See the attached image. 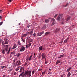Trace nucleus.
Returning a JSON list of instances; mask_svg holds the SVG:
<instances>
[{
    "label": "nucleus",
    "mask_w": 77,
    "mask_h": 77,
    "mask_svg": "<svg viewBox=\"0 0 77 77\" xmlns=\"http://www.w3.org/2000/svg\"><path fill=\"white\" fill-rule=\"evenodd\" d=\"M32 72V71L31 70L29 71L27 70V71H26L25 72V73L24 74V75H25V77H26L27 75L28 77H30L31 76V73Z\"/></svg>",
    "instance_id": "1"
},
{
    "label": "nucleus",
    "mask_w": 77,
    "mask_h": 77,
    "mask_svg": "<svg viewBox=\"0 0 77 77\" xmlns=\"http://www.w3.org/2000/svg\"><path fill=\"white\" fill-rule=\"evenodd\" d=\"M33 29H30L29 30V32H27L28 34L32 35L33 34Z\"/></svg>",
    "instance_id": "2"
},
{
    "label": "nucleus",
    "mask_w": 77,
    "mask_h": 77,
    "mask_svg": "<svg viewBox=\"0 0 77 77\" xmlns=\"http://www.w3.org/2000/svg\"><path fill=\"white\" fill-rule=\"evenodd\" d=\"M25 50H26V48L24 47V46L22 45L20 48V51L21 52H23V51H24Z\"/></svg>",
    "instance_id": "3"
},
{
    "label": "nucleus",
    "mask_w": 77,
    "mask_h": 77,
    "mask_svg": "<svg viewBox=\"0 0 77 77\" xmlns=\"http://www.w3.org/2000/svg\"><path fill=\"white\" fill-rule=\"evenodd\" d=\"M43 33H44V31H42V32L38 33L37 36H41V35H42Z\"/></svg>",
    "instance_id": "4"
},
{
    "label": "nucleus",
    "mask_w": 77,
    "mask_h": 77,
    "mask_svg": "<svg viewBox=\"0 0 77 77\" xmlns=\"http://www.w3.org/2000/svg\"><path fill=\"white\" fill-rule=\"evenodd\" d=\"M42 59H45V57H46V55L44 53H43L42 54Z\"/></svg>",
    "instance_id": "5"
},
{
    "label": "nucleus",
    "mask_w": 77,
    "mask_h": 77,
    "mask_svg": "<svg viewBox=\"0 0 77 77\" xmlns=\"http://www.w3.org/2000/svg\"><path fill=\"white\" fill-rule=\"evenodd\" d=\"M24 69H23L22 72L19 75V77H21V76H23V77H24Z\"/></svg>",
    "instance_id": "6"
},
{
    "label": "nucleus",
    "mask_w": 77,
    "mask_h": 77,
    "mask_svg": "<svg viewBox=\"0 0 77 77\" xmlns=\"http://www.w3.org/2000/svg\"><path fill=\"white\" fill-rule=\"evenodd\" d=\"M39 49L40 51H41L42 50H44V49L43 48V46H41L39 47Z\"/></svg>",
    "instance_id": "7"
},
{
    "label": "nucleus",
    "mask_w": 77,
    "mask_h": 77,
    "mask_svg": "<svg viewBox=\"0 0 77 77\" xmlns=\"http://www.w3.org/2000/svg\"><path fill=\"white\" fill-rule=\"evenodd\" d=\"M4 40L5 41V44H8V43H9V42H8V39H4Z\"/></svg>",
    "instance_id": "8"
},
{
    "label": "nucleus",
    "mask_w": 77,
    "mask_h": 77,
    "mask_svg": "<svg viewBox=\"0 0 77 77\" xmlns=\"http://www.w3.org/2000/svg\"><path fill=\"white\" fill-rule=\"evenodd\" d=\"M9 47L8 45H6V46H5V50L6 51H8V49H9V48H8Z\"/></svg>",
    "instance_id": "9"
},
{
    "label": "nucleus",
    "mask_w": 77,
    "mask_h": 77,
    "mask_svg": "<svg viewBox=\"0 0 77 77\" xmlns=\"http://www.w3.org/2000/svg\"><path fill=\"white\" fill-rule=\"evenodd\" d=\"M27 35H28L27 33V34H23L22 35L21 37H22V38H24V37H26V36H27Z\"/></svg>",
    "instance_id": "10"
},
{
    "label": "nucleus",
    "mask_w": 77,
    "mask_h": 77,
    "mask_svg": "<svg viewBox=\"0 0 77 77\" xmlns=\"http://www.w3.org/2000/svg\"><path fill=\"white\" fill-rule=\"evenodd\" d=\"M47 25H45L43 27L41 28L42 30H44L45 29H46V27Z\"/></svg>",
    "instance_id": "11"
},
{
    "label": "nucleus",
    "mask_w": 77,
    "mask_h": 77,
    "mask_svg": "<svg viewBox=\"0 0 77 77\" xmlns=\"http://www.w3.org/2000/svg\"><path fill=\"white\" fill-rule=\"evenodd\" d=\"M16 47H17V44H14V45L13 46L12 49H15Z\"/></svg>",
    "instance_id": "12"
},
{
    "label": "nucleus",
    "mask_w": 77,
    "mask_h": 77,
    "mask_svg": "<svg viewBox=\"0 0 77 77\" xmlns=\"http://www.w3.org/2000/svg\"><path fill=\"white\" fill-rule=\"evenodd\" d=\"M31 45H32V43H30L29 44L26 45V48H28V47H30L31 46Z\"/></svg>",
    "instance_id": "13"
},
{
    "label": "nucleus",
    "mask_w": 77,
    "mask_h": 77,
    "mask_svg": "<svg viewBox=\"0 0 77 77\" xmlns=\"http://www.w3.org/2000/svg\"><path fill=\"white\" fill-rule=\"evenodd\" d=\"M17 62H18L17 65H21V64H22V63H21V61H18Z\"/></svg>",
    "instance_id": "14"
},
{
    "label": "nucleus",
    "mask_w": 77,
    "mask_h": 77,
    "mask_svg": "<svg viewBox=\"0 0 77 77\" xmlns=\"http://www.w3.org/2000/svg\"><path fill=\"white\" fill-rule=\"evenodd\" d=\"M16 56L17 57H19V56H21V54L19 53H17Z\"/></svg>",
    "instance_id": "15"
},
{
    "label": "nucleus",
    "mask_w": 77,
    "mask_h": 77,
    "mask_svg": "<svg viewBox=\"0 0 77 77\" xmlns=\"http://www.w3.org/2000/svg\"><path fill=\"white\" fill-rule=\"evenodd\" d=\"M64 56H65V55L64 54L60 55L59 56L60 57H58V58H61L62 57H64Z\"/></svg>",
    "instance_id": "16"
},
{
    "label": "nucleus",
    "mask_w": 77,
    "mask_h": 77,
    "mask_svg": "<svg viewBox=\"0 0 77 77\" xmlns=\"http://www.w3.org/2000/svg\"><path fill=\"white\" fill-rule=\"evenodd\" d=\"M59 30V29L57 28L56 30L54 31L55 33H57Z\"/></svg>",
    "instance_id": "17"
},
{
    "label": "nucleus",
    "mask_w": 77,
    "mask_h": 77,
    "mask_svg": "<svg viewBox=\"0 0 77 77\" xmlns=\"http://www.w3.org/2000/svg\"><path fill=\"white\" fill-rule=\"evenodd\" d=\"M45 21L46 23H48V22H49V20L48 19H45Z\"/></svg>",
    "instance_id": "18"
},
{
    "label": "nucleus",
    "mask_w": 77,
    "mask_h": 77,
    "mask_svg": "<svg viewBox=\"0 0 77 77\" xmlns=\"http://www.w3.org/2000/svg\"><path fill=\"white\" fill-rule=\"evenodd\" d=\"M60 62V61H59V60H57V61L56 62V65L58 64Z\"/></svg>",
    "instance_id": "19"
},
{
    "label": "nucleus",
    "mask_w": 77,
    "mask_h": 77,
    "mask_svg": "<svg viewBox=\"0 0 77 77\" xmlns=\"http://www.w3.org/2000/svg\"><path fill=\"white\" fill-rule=\"evenodd\" d=\"M32 56H33V55H31L30 57L29 58V60L30 61L31 60H32Z\"/></svg>",
    "instance_id": "20"
},
{
    "label": "nucleus",
    "mask_w": 77,
    "mask_h": 77,
    "mask_svg": "<svg viewBox=\"0 0 77 77\" xmlns=\"http://www.w3.org/2000/svg\"><path fill=\"white\" fill-rule=\"evenodd\" d=\"M23 67H21L20 69V70L19 71V72L20 73V72H22V71H23Z\"/></svg>",
    "instance_id": "21"
},
{
    "label": "nucleus",
    "mask_w": 77,
    "mask_h": 77,
    "mask_svg": "<svg viewBox=\"0 0 77 77\" xmlns=\"http://www.w3.org/2000/svg\"><path fill=\"white\" fill-rule=\"evenodd\" d=\"M70 18H71V17H68L66 19V21H68V20H69L70 19Z\"/></svg>",
    "instance_id": "22"
},
{
    "label": "nucleus",
    "mask_w": 77,
    "mask_h": 77,
    "mask_svg": "<svg viewBox=\"0 0 77 77\" xmlns=\"http://www.w3.org/2000/svg\"><path fill=\"white\" fill-rule=\"evenodd\" d=\"M71 69V67H69L68 69L67 70V72H69Z\"/></svg>",
    "instance_id": "23"
},
{
    "label": "nucleus",
    "mask_w": 77,
    "mask_h": 77,
    "mask_svg": "<svg viewBox=\"0 0 77 77\" xmlns=\"http://www.w3.org/2000/svg\"><path fill=\"white\" fill-rule=\"evenodd\" d=\"M67 76H68V77H70V76H71V72H69L67 75Z\"/></svg>",
    "instance_id": "24"
},
{
    "label": "nucleus",
    "mask_w": 77,
    "mask_h": 77,
    "mask_svg": "<svg viewBox=\"0 0 77 77\" xmlns=\"http://www.w3.org/2000/svg\"><path fill=\"white\" fill-rule=\"evenodd\" d=\"M2 44L3 45V48H5V45H4L5 44V42H4V41H3L2 42Z\"/></svg>",
    "instance_id": "25"
},
{
    "label": "nucleus",
    "mask_w": 77,
    "mask_h": 77,
    "mask_svg": "<svg viewBox=\"0 0 77 77\" xmlns=\"http://www.w3.org/2000/svg\"><path fill=\"white\" fill-rule=\"evenodd\" d=\"M57 21H60V18L59 16H58L57 17Z\"/></svg>",
    "instance_id": "26"
},
{
    "label": "nucleus",
    "mask_w": 77,
    "mask_h": 77,
    "mask_svg": "<svg viewBox=\"0 0 77 77\" xmlns=\"http://www.w3.org/2000/svg\"><path fill=\"white\" fill-rule=\"evenodd\" d=\"M10 50H11V47L9 48V50L7 52V54H9V53H10Z\"/></svg>",
    "instance_id": "27"
},
{
    "label": "nucleus",
    "mask_w": 77,
    "mask_h": 77,
    "mask_svg": "<svg viewBox=\"0 0 77 77\" xmlns=\"http://www.w3.org/2000/svg\"><path fill=\"white\" fill-rule=\"evenodd\" d=\"M51 20L53 21V22H54L55 21V19L54 18H51Z\"/></svg>",
    "instance_id": "28"
},
{
    "label": "nucleus",
    "mask_w": 77,
    "mask_h": 77,
    "mask_svg": "<svg viewBox=\"0 0 77 77\" xmlns=\"http://www.w3.org/2000/svg\"><path fill=\"white\" fill-rule=\"evenodd\" d=\"M49 34H50V32H47L46 33L45 35H49Z\"/></svg>",
    "instance_id": "29"
},
{
    "label": "nucleus",
    "mask_w": 77,
    "mask_h": 77,
    "mask_svg": "<svg viewBox=\"0 0 77 77\" xmlns=\"http://www.w3.org/2000/svg\"><path fill=\"white\" fill-rule=\"evenodd\" d=\"M17 43H18L19 45H21V43L20 42V41H18L17 42Z\"/></svg>",
    "instance_id": "30"
},
{
    "label": "nucleus",
    "mask_w": 77,
    "mask_h": 77,
    "mask_svg": "<svg viewBox=\"0 0 77 77\" xmlns=\"http://www.w3.org/2000/svg\"><path fill=\"white\" fill-rule=\"evenodd\" d=\"M5 53V50H4V49H2V53H3V54H4Z\"/></svg>",
    "instance_id": "31"
},
{
    "label": "nucleus",
    "mask_w": 77,
    "mask_h": 77,
    "mask_svg": "<svg viewBox=\"0 0 77 77\" xmlns=\"http://www.w3.org/2000/svg\"><path fill=\"white\" fill-rule=\"evenodd\" d=\"M68 42V40H66H66H65L64 42V43H66V42Z\"/></svg>",
    "instance_id": "32"
},
{
    "label": "nucleus",
    "mask_w": 77,
    "mask_h": 77,
    "mask_svg": "<svg viewBox=\"0 0 77 77\" xmlns=\"http://www.w3.org/2000/svg\"><path fill=\"white\" fill-rule=\"evenodd\" d=\"M58 15V14H56L54 16V18H56V17H57V16Z\"/></svg>",
    "instance_id": "33"
},
{
    "label": "nucleus",
    "mask_w": 77,
    "mask_h": 77,
    "mask_svg": "<svg viewBox=\"0 0 77 77\" xmlns=\"http://www.w3.org/2000/svg\"><path fill=\"white\" fill-rule=\"evenodd\" d=\"M19 69H20V68H17L16 69H15L16 71H18V70H19Z\"/></svg>",
    "instance_id": "34"
},
{
    "label": "nucleus",
    "mask_w": 77,
    "mask_h": 77,
    "mask_svg": "<svg viewBox=\"0 0 77 77\" xmlns=\"http://www.w3.org/2000/svg\"><path fill=\"white\" fill-rule=\"evenodd\" d=\"M34 73H35V70H34L32 72V75L34 74Z\"/></svg>",
    "instance_id": "35"
},
{
    "label": "nucleus",
    "mask_w": 77,
    "mask_h": 77,
    "mask_svg": "<svg viewBox=\"0 0 77 77\" xmlns=\"http://www.w3.org/2000/svg\"><path fill=\"white\" fill-rule=\"evenodd\" d=\"M50 71H51V69H49V70H48V74H50Z\"/></svg>",
    "instance_id": "36"
},
{
    "label": "nucleus",
    "mask_w": 77,
    "mask_h": 77,
    "mask_svg": "<svg viewBox=\"0 0 77 77\" xmlns=\"http://www.w3.org/2000/svg\"><path fill=\"white\" fill-rule=\"evenodd\" d=\"M45 72H44L42 73L41 75H44L45 74Z\"/></svg>",
    "instance_id": "37"
},
{
    "label": "nucleus",
    "mask_w": 77,
    "mask_h": 77,
    "mask_svg": "<svg viewBox=\"0 0 77 77\" xmlns=\"http://www.w3.org/2000/svg\"><path fill=\"white\" fill-rule=\"evenodd\" d=\"M22 40L23 42H25V40H24L23 38H22Z\"/></svg>",
    "instance_id": "38"
},
{
    "label": "nucleus",
    "mask_w": 77,
    "mask_h": 77,
    "mask_svg": "<svg viewBox=\"0 0 77 77\" xmlns=\"http://www.w3.org/2000/svg\"><path fill=\"white\" fill-rule=\"evenodd\" d=\"M68 4H67L66 5H64L63 6L64 7H66V6H68Z\"/></svg>",
    "instance_id": "39"
},
{
    "label": "nucleus",
    "mask_w": 77,
    "mask_h": 77,
    "mask_svg": "<svg viewBox=\"0 0 77 77\" xmlns=\"http://www.w3.org/2000/svg\"><path fill=\"white\" fill-rule=\"evenodd\" d=\"M48 62H47V61H45V64H47Z\"/></svg>",
    "instance_id": "40"
},
{
    "label": "nucleus",
    "mask_w": 77,
    "mask_h": 77,
    "mask_svg": "<svg viewBox=\"0 0 77 77\" xmlns=\"http://www.w3.org/2000/svg\"><path fill=\"white\" fill-rule=\"evenodd\" d=\"M33 36H36V33H35L34 34H33Z\"/></svg>",
    "instance_id": "41"
},
{
    "label": "nucleus",
    "mask_w": 77,
    "mask_h": 77,
    "mask_svg": "<svg viewBox=\"0 0 77 77\" xmlns=\"http://www.w3.org/2000/svg\"><path fill=\"white\" fill-rule=\"evenodd\" d=\"M32 42V39H30V41H29V43H30V42Z\"/></svg>",
    "instance_id": "42"
},
{
    "label": "nucleus",
    "mask_w": 77,
    "mask_h": 77,
    "mask_svg": "<svg viewBox=\"0 0 77 77\" xmlns=\"http://www.w3.org/2000/svg\"><path fill=\"white\" fill-rule=\"evenodd\" d=\"M3 24V22H0V26H1V25H2V24Z\"/></svg>",
    "instance_id": "43"
},
{
    "label": "nucleus",
    "mask_w": 77,
    "mask_h": 77,
    "mask_svg": "<svg viewBox=\"0 0 77 77\" xmlns=\"http://www.w3.org/2000/svg\"><path fill=\"white\" fill-rule=\"evenodd\" d=\"M63 39H62L61 42H60V43H62V42H63Z\"/></svg>",
    "instance_id": "44"
},
{
    "label": "nucleus",
    "mask_w": 77,
    "mask_h": 77,
    "mask_svg": "<svg viewBox=\"0 0 77 77\" xmlns=\"http://www.w3.org/2000/svg\"><path fill=\"white\" fill-rule=\"evenodd\" d=\"M54 24H55V23L54 22H52V25L53 26Z\"/></svg>",
    "instance_id": "45"
},
{
    "label": "nucleus",
    "mask_w": 77,
    "mask_h": 77,
    "mask_svg": "<svg viewBox=\"0 0 77 77\" xmlns=\"http://www.w3.org/2000/svg\"><path fill=\"white\" fill-rule=\"evenodd\" d=\"M8 1L9 2H12V0H8Z\"/></svg>",
    "instance_id": "46"
},
{
    "label": "nucleus",
    "mask_w": 77,
    "mask_h": 77,
    "mask_svg": "<svg viewBox=\"0 0 77 77\" xmlns=\"http://www.w3.org/2000/svg\"><path fill=\"white\" fill-rule=\"evenodd\" d=\"M28 42H29V41H30V40L31 39L30 38H28Z\"/></svg>",
    "instance_id": "47"
},
{
    "label": "nucleus",
    "mask_w": 77,
    "mask_h": 77,
    "mask_svg": "<svg viewBox=\"0 0 77 77\" xmlns=\"http://www.w3.org/2000/svg\"><path fill=\"white\" fill-rule=\"evenodd\" d=\"M5 68V66H3L2 67H1V68L2 69H3Z\"/></svg>",
    "instance_id": "48"
},
{
    "label": "nucleus",
    "mask_w": 77,
    "mask_h": 77,
    "mask_svg": "<svg viewBox=\"0 0 77 77\" xmlns=\"http://www.w3.org/2000/svg\"><path fill=\"white\" fill-rule=\"evenodd\" d=\"M60 18H62V14H61L60 15Z\"/></svg>",
    "instance_id": "49"
},
{
    "label": "nucleus",
    "mask_w": 77,
    "mask_h": 77,
    "mask_svg": "<svg viewBox=\"0 0 77 77\" xmlns=\"http://www.w3.org/2000/svg\"><path fill=\"white\" fill-rule=\"evenodd\" d=\"M26 60L28 62L29 61V57H27L26 58Z\"/></svg>",
    "instance_id": "50"
},
{
    "label": "nucleus",
    "mask_w": 77,
    "mask_h": 77,
    "mask_svg": "<svg viewBox=\"0 0 77 77\" xmlns=\"http://www.w3.org/2000/svg\"><path fill=\"white\" fill-rule=\"evenodd\" d=\"M14 52H11V54H14Z\"/></svg>",
    "instance_id": "51"
},
{
    "label": "nucleus",
    "mask_w": 77,
    "mask_h": 77,
    "mask_svg": "<svg viewBox=\"0 0 77 77\" xmlns=\"http://www.w3.org/2000/svg\"><path fill=\"white\" fill-rule=\"evenodd\" d=\"M14 75H16V72L14 73Z\"/></svg>",
    "instance_id": "52"
},
{
    "label": "nucleus",
    "mask_w": 77,
    "mask_h": 77,
    "mask_svg": "<svg viewBox=\"0 0 77 77\" xmlns=\"http://www.w3.org/2000/svg\"><path fill=\"white\" fill-rule=\"evenodd\" d=\"M41 70H42V69H39V70H38V71H41Z\"/></svg>",
    "instance_id": "53"
},
{
    "label": "nucleus",
    "mask_w": 77,
    "mask_h": 77,
    "mask_svg": "<svg viewBox=\"0 0 77 77\" xmlns=\"http://www.w3.org/2000/svg\"><path fill=\"white\" fill-rule=\"evenodd\" d=\"M18 61H17V62H16V65H17V63H18Z\"/></svg>",
    "instance_id": "54"
},
{
    "label": "nucleus",
    "mask_w": 77,
    "mask_h": 77,
    "mask_svg": "<svg viewBox=\"0 0 77 77\" xmlns=\"http://www.w3.org/2000/svg\"><path fill=\"white\" fill-rule=\"evenodd\" d=\"M27 64V63H25V65H26Z\"/></svg>",
    "instance_id": "55"
},
{
    "label": "nucleus",
    "mask_w": 77,
    "mask_h": 77,
    "mask_svg": "<svg viewBox=\"0 0 77 77\" xmlns=\"http://www.w3.org/2000/svg\"><path fill=\"white\" fill-rule=\"evenodd\" d=\"M12 69H10L9 70L10 71H12Z\"/></svg>",
    "instance_id": "56"
},
{
    "label": "nucleus",
    "mask_w": 77,
    "mask_h": 77,
    "mask_svg": "<svg viewBox=\"0 0 77 77\" xmlns=\"http://www.w3.org/2000/svg\"><path fill=\"white\" fill-rule=\"evenodd\" d=\"M35 54H36V53H34V56H36V55Z\"/></svg>",
    "instance_id": "57"
},
{
    "label": "nucleus",
    "mask_w": 77,
    "mask_h": 77,
    "mask_svg": "<svg viewBox=\"0 0 77 77\" xmlns=\"http://www.w3.org/2000/svg\"><path fill=\"white\" fill-rule=\"evenodd\" d=\"M27 27H28V28H29V27H30V26L29 25V26H28Z\"/></svg>",
    "instance_id": "58"
},
{
    "label": "nucleus",
    "mask_w": 77,
    "mask_h": 77,
    "mask_svg": "<svg viewBox=\"0 0 77 77\" xmlns=\"http://www.w3.org/2000/svg\"><path fill=\"white\" fill-rule=\"evenodd\" d=\"M68 39H69V37H68L67 39H66V40H67L68 41Z\"/></svg>",
    "instance_id": "59"
},
{
    "label": "nucleus",
    "mask_w": 77,
    "mask_h": 77,
    "mask_svg": "<svg viewBox=\"0 0 77 77\" xmlns=\"http://www.w3.org/2000/svg\"><path fill=\"white\" fill-rule=\"evenodd\" d=\"M74 25H72V26H71V27H74Z\"/></svg>",
    "instance_id": "60"
},
{
    "label": "nucleus",
    "mask_w": 77,
    "mask_h": 77,
    "mask_svg": "<svg viewBox=\"0 0 77 77\" xmlns=\"http://www.w3.org/2000/svg\"><path fill=\"white\" fill-rule=\"evenodd\" d=\"M2 19V16H0V19Z\"/></svg>",
    "instance_id": "61"
},
{
    "label": "nucleus",
    "mask_w": 77,
    "mask_h": 77,
    "mask_svg": "<svg viewBox=\"0 0 77 77\" xmlns=\"http://www.w3.org/2000/svg\"><path fill=\"white\" fill-rule=\"evenodd\" d=\"M5 75H4L3 76V77H5Z\"/></svg>",
    "instance_id": "62"
},
{
    "label": "nucleus",
    "mask_w": 77,
    "mask_h": 77,
    "mask_svg": "<svg viewBox=\"0 0 77 77\" xmlns=\"http://www.w3.org/2000/svg\"><path fill=\"white\" fill-rule=\"evenodd\" d=\"M45 61H46V58H45Z\"/></svg>",
    "instance_id": "63"
},
{
    "label": "nucleus",
    "mask_w": 77,
    "mask_h": 77,
    "mask_svg": "<svg viewBox=\"0 0 77 77\" xmlns=\"http://www.w3.org/2000/svg\"><path fill=\"white\" fill-rule=\"evenodd\" d=\"M2 11V10H0V12Z\"/></svg>",
    "instance_id": "64"
}]
</instances>
